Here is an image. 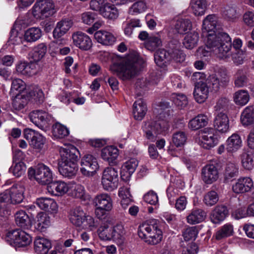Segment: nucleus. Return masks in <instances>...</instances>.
<instances>
[{
	"mask_svg": "<svg viewBox=\"0 0 254 254\" xmlns=\"http://www.w3.org/2000/svg\"><path fill=\"white\" fill-rule=\"evenodd\" d=\"M94 38L98 43L104 45H112L116 41V37L111 33L103 30L96 32Z\"/></svg>",
	"mask_w": 254,
	"mask_h": 254,
	"instance_id": "nucleus-27",
	"label": "nucleus"
},
{
	"mask_svg": "<svg viewBox=\"0 0 254 254\" xmlns=\"http://www.w3.org/2000/svg\"><path fill=\"white\" fill-rule=\"evenodd\" d=\"M208 122L207 117L203 114H200L190 121L189 127L191 130H196L207 126Z\"/></svg>",
	"mask_w": 254,
	"mask_h": 254,
	"instance_id": "nucleus-36",
	"label": "nucleus"
},
{
	"mask_svg": "<svg viewBox=\"0 0 254 254\" xmlns=\"http://www.w3.org/2000/svg\"><path fill=\"white\" fill-rule=\"evenodd\" d=\"M250 100V95L245 90H239L233 94V101L239 106H243L246 105Z\"/></svg>",
	"mask_w": 254,
	"mask_h": 254,
	"instance_id": "nucleus-44",
	"label": "nucleus"
},
{
	"mask_svg": "<svg viewBox=\"0 0 254 254\" xmlns=\"http://www.w3.org/2000/svg\"><path fill=\"white\" fill-rule=\"evenodd\" d=\"M52 0H37L32 8V14L36 19H44L55 13Z\"/></svg>",
	"mask_w": 254,
	"mask_h": 254,
	"instance_id": "nucleus-7",
	"label": "nucleus"
},
{
	"mask_svg": "<svg viewBox=\"0 0 254 254\" xmlns=\"http://www.w3.org/2000/svg\"><path fill=\"white\" fill-rule=\"evenodd\" d=\"M129 187L123 186L119 189L118 195L121 199V204L124 209H126L132 202V196Z\"/></svg>",
	"mask_w": 254,
	"mask_h": 254,
	"instance_id": "nucleus-37",
	"label": "nucleus"
},
{
	"mask_svg": "<svg viewBox=\"0 0 254 254\" xmlns=\"http://www.w3.org/2000/svg\"><path fill=\"white\" fill-rule=\"evenodd\" d=\"M73 45L82 51H88L92 46V42L90 38L85 33L78 31L72 35Z\"/></svg>",
	"mask_w": 254,
	"mask_h": 254,
	"instance_id": "nucleus-16",
	"label": "nucleus"
},
{
	"mask_svg": "<svg viewBox=\"0 0 254 254\" xmlns=\"http://www.w3.org/2000/svg\"><path fill=\"white\" fill-rule=\"evenodd\" d=\"M187 140V136L185 132L179 131L174 133L173 135L172 141L176 147L183 146Z\"/></svg>",
	"mask_w": 254,
	"mask_h": 254,
	"instance_id": "nucleus-62",
	"label": "nucleus"
},
{
	"mask_svg": "<svg viewBox=\"0 0 254 254\" xmlns=\"http://www.w3.org/2000/svg\"><path fill=\"white\" fill-rule=\"evenodd\" d=\"M47 52V47L44 44H40L35 47L29 54V60L39 62L45 56Z\"/></svg>",
	"mask_w": 254,
	"mask_h": 254,
	"instance_id": "nucleus-43",
	"label": "nucleus"
},
{
	"mask_svg": "<svg viewBox=\"0 0 254 254\" xmlns=\"http://www.w3.org/2000/svg\"><path fill=\"white\" fill-rule=\"evenodd\" d=\"M233 233V226L229 223H227L221 227L215 234V238L217 240H221L223 238L229 237Z\"/></svg>",
	"mask_w": 254,
	"mask_h": 254,
	"instance_id": "nucleus-53",
	"label": "nucleus"
},
{
	"mask_svg": "<svg viewBox=\"0 0 254 254\" xmlns=\"http://www.w3.org/2000/svg\"><path fill=\"white\" fill-rule=\"evenodd\" d=\"M198 234L196 227H190L183 232V236L186 241L194 240Z\"/></svg>",
	"mask_w": 254,
	"mask_h": 254,
	"instance_id": "nucleus-63",
	"label": "nucleus"
},
{
	"mask_svg": "<svg viewBox=\"0 0 254 254\" xmlns=\"http://www.w3.org/2000/svg\"><path fill=\"white\" fill-rule=\"evenodd\" d=\"M29 94L36 101L39 103L43 102L45 98L43 91L37 86L32 87Z\"/></svg>",
	"mask_w": 254,
	"mask_h": 254,
	"instance_id": "nucleus-60",
	"label": "nucleus"
},
{
	"mask_svg": "<svg viewBox=\"0 0 254 254\" xmlns=\"http://www.w3.org/2000/svg\"><path fill=\"white\" fill-rule=\"evenodd\" d=\"M222 15L225 19L228 21H234L237 18V11L236 8L231 6H225L222 11Z\"/></svg>",
	"mask_w": 254,
	"mask_h": 254,
	"instance_id": "nucleus-59",
	"label": "nucleus"
},
{
	"mask_svg": "<svg viewBox=\"0 0 254 254\" xmlns=\"http://www.w3.org/2000/svg\"><path fill=\"white\" fill-rule=\"evenodd\" d=\"M118 173L117 170L112 167H107L103 171L101 183L103 189L112 191L118 187Z\"/></svg>",
	"mask_w": 254,
	"mask_h": 254,
	"instance_id": "nucleus-9",
	"label": "nucleus"
},
{
	"mask_svg": "<svg viewBox=\"0 0 254 254\" xmlns=\"http://www.w3.org/2000/svg\"><path fill=\"white\" fill-rule=\"evenodd\" d=\"M73 184L67 183L64 181H54L48 184L47 189L52 195L55 196H63L70 190H73Z\"/></svg>",
	"mask_w": 254,
	"mask_h": 254,
	"instance_id": "nucleus-14",
	"label": "nucleus"
},
{
	"mask_svg": "<svg viewBox=\"0 0 254 254\" xmlns=\"http://www.w3.org/2000/svg\"><path fill=\"white\" fill-rule=\"evenodd\" d=\"M42 36V31L38 27H32L27 29L24 34L26 41L29 42H35L39 39Z\"/></svg>",
	"mask_w": 254,
	"mask_h": 254,
	"instance_id": "nucleus-48",
	"label": "nucleus"
},
{
	"mask_svg": "<svg viewBox=\"0 0 254 254\" xmlns=\"http://www.w3.org/2000/svg\"><path fill=\"white\" fill-rule=\"evenodd\" d=\"M210 91L206 82L198 81L195 83L193 91V96L195 101L198 103H202L206 100Z\"/></svg>",
	"mask_w": 254,
	"mask_h": 254,
	"instance_id": "nucleus-18",
	"label": "nucleus"
},
{
	"mask_svg": "<svg viewBox=\"0 0 254 254\" xmlns=\"http://www.w3.org/2000/svg\"><path fill=\"white\" fill-rule=\"evenodd\" d=\"M191 27V22L189 19H179L175 25V30L180 34H187Z\"/></svg>",
	"mask_w": 254,
	"mask_h": 254,
	"instance_id": "nucleus-46",
	"label": "nucleus"
},
{
	"mask_svg": "<svg viewBox=\"0 0 254 254\" xmlns=\"http://www.w3.org/2000/svg\"><path fill=\"white\" fill-rule=\"evenodd\" d=\"M25 171L26 166L23 162L13 163L12 166L9 169V172L16 177H19L23 175Z\"/></svg>",
	"mask_w": 254,
	"mask_h": 254,
	"instance_id": "nucleus-56",
	"label": "nucleus"
},
{
	"mask_svg": "<svg viewBox=\"0 0 254 254\" xmlns=\"http://www.w3.org/2000/svg\"><path fill=\"white\" fill-rule=\"evenodd\" d=\"M239 169L234 163H228L226 164L224 171V179L226 181H229L238 175Z\"/></svg>",
	"mask_w": 254,
	"mask_h": 254,
	"instance_id": "nucleus-50",
	"label": "nucleus"
},
{
	"mask_svg": "<svg viewBox=\"0 0 254 254\" xmlns=\"http://www.w3.org/2000/svg\"><path fill=\"white\" fill-rule=\"evenodd\" d=\"M242 166L247 170H251L254 167V160L251 155L247 152H243L241 155Z\"/></svg>",
	"mask_w": 254,
	"mask_h": 254,
	"instance_id": "nucleus-61",
	"label": "nucleus"
},
{
	"mask_svg": "<svg viewBox=\"0 0 254 254\" xmlns=\"http://www.w3.org/2000/svg\"><path fill=\"white\" fill-rule=\"evenodd\" d=\"M118 155V149L113 146L104 147L101 151L102 158L109 163L113 162L117 158Z\"/></svg>",
	"mask_w": 254,
	"mask_h": 254,
	"instance_id": "nucleus-38",
	"label": "nucleus"
},
{
	"mask_svg": "<svg viewBox=\"0 0 254 254\" xmlns=\"http://www.w3.org/2000/svg\"><path fill=\"white\" fill-rule=\"evenodd\" d=\"M100 14L109 19H116L119 16V11L114 5L107 4L101 10Z\"/></svg>",
	"mask_w": 254,
	"mask_h": 254,
	"instance_id": "nucleus-47",
	"label": "nucleus"
},
{
	"mask_svg": "<svg viewBox=\"0 0 254 254\" xmlns=\"http://www.w3.org/2000/svg\"><path fill=\"white\" fill-rule=\"evenodd\" d=\"M171 98L175 105L181 109L185 107L188 103L187 97L183 94L173 93Z\"/></svg>",
	"mask_w": 254,
	"mask_h": 254,
	"instance_id": "nucleus-57",
	"label": "nucleus"
},
{
	"mask_svg": "<svg viewBox=\"0 0 254 254\" xmlns=\"http://www.w3.org/2000/svg\"><path fill=\"white\" fill-rule=\"evenodd\" d=\"M253 187L252 180L249 177L239 178L232 186V190L235 193H243L249 191Z\"/></svg>",
	"mask_w": 254,
	"mask_h": 254,
	"instance_id": "nucleus-21",
	"label": "nucleus"
},
{
	"mask_svg": "<svg viewBox=\"0 0 254 254\" xmlns=\"http://www.w3.org/2000/svg\"><path fill=\"white\" fill-rule=\"evenodd\" d=\"M219 200L218 194L214 190H210L206 193L203 199L204 203L208 206L215 205Z\"/></svg>",
	"mask_w": 254,
	"mask_h": 254,
	"instance_id": "nucleus-54",
	"label": "nucleus"
},
{
	"mask_svg": "<svg viewBox=\"0 0 254 254\" xmlns=\"http://www.w3.org/2000/svg\"><path fill=\"white\" fill-rule=\"evenodd\" d=\"M30 121L41 129L46 131L50 127L51 116L42 110L33 111L29 114Z\"/></svg>",
	"mask_w": 254,
	"mask_h": 254,
	"instance_id": "nucleus-11",
	"label": "nucleus"
},
{
	"mask_svg": "<svg viewBox=\"0 0 254 254\" xmlns=\"http://www.w3.org/2000/svg\"><path fill=\"white\" fill-rule=\"evenodd\" d=\"M60 159L59 162H77L79 151L74 146L69 145L60 148Z\"/></svg>",
	"mask_w": 254,
	"mask_h": 254,
	"instance_id": "nucleus-17",
	"label": "nucleus"
},
{
	"mask_svg": "<svg viewBox=\"0 0 254 254\" xmlns=\"http://www.w3.org/2000/svg\"><path fill=\"white\" fill-rule=\"evenodd\" d=\"M24 135L29 141L30 145L36 149H42L46 142V138L41 134L32 129H25Z\"/></svg>",
	"mask_w": 254,
	"mask_h": 254,
	"instance_id": "nucleus-15",
	"label": "nucleus"
},
{
	"mask_svg": "<svg viewBox=\"0 0 254 254\" xmlns=\"http://www.w3.org/2000/svg\"><path fill=\"white\" fill-rule=\"evenodd\" d=\"M228 215V210L224 205H218L212 211L210 219L214 224H219L223 221Z\"/></svg>",
	"mask_w": 254,
	"mask_h": 254,
	"instance_id": "nucleus-25",
	"label": "nucleus"
},
{
	"mask_svg": "<svg viewBox=\"0 0 254 254\" xmlns=\"http://www.w3.org/2000/svg\"><path fill=\"white\" fill-rule=\"evenodd\" d=\"M69 134V129L60 123H56L53 127V134L57 138H64L67 136Z\"/></svg>",
	"mask_w": 254,
	"mask_h": 254,
	"instance_id": "nucleus-51",
	"label": "nucleus"
},
{
	"mask_svg": "<svg viewBox=\"0 0 254 254\" xmlns=\"http://www.w3.org/2000/svg\"><path fill=\"white\" fill-rule=\"evenodd\" d=\"M219 178L217 167L213 164H208L202 170V179L207 184H211L216 181Z\"/></svg>",
	"mask_w": 254,
	"mask_h": 254,
	"instance_id": "nucleus-19",
	"label": "nucleus"
},
{
	"mask_svg": "<svg viewBox=\"0 0 254 254\" xmlns=\"http://www.w3.org/2000/svg\"><path fill=\"white\" fill-rule=\"evenodd\" d=\"M51 248V242L47 239L37 237L34 241V250L37 254H47Z\"/></svg>",
	"mask_w": 254,
	"mask_h": 254,
	"instance_id": "nucleus-30",
	"label": "nucleus"
},
{
	"mask_svg": "<svg viewBox=\"0 0 254 254\" xmlns=\"http://www.w3.org/2000/svg\"><path fill=\"white\" fill-rule=\"evenodd\" d=\"M162 45V42L159 35L150 36L144 43L145 47L150 51L156 50Z\"/></svg>",
	"mask_w": 254,
	"mask_h": 254,
	"instance_id": "nucleus-45",
	"label": "nucleus"
},
{
	"mask_svg": "<svg viewBox=\"0 0 254 254\" xmlns=\"http://www.w3.org/2000/svg\"><path fill=\"white\" fill-rule=\"evenodd\" d=\"M206 216V212L202 209H193L187 217V222L195 224L202 222Z\"/></svg>",
	"mask_w": 254,
	"mask_h": 254,
	"instance_id": "nucleus-31",
	"label": "nucleus"
},
{
	"mask_svg": "<svg viewBox=\"0 0 254 254\" xmlns=\"http://www.w3.org/2000/svg\"><path fill=\"white\" fill-rule=\"evenodd\" d=\"M147 109L145 103L141 99L136 101L133 105V115L137 120H141L145 116Z\"/></svg>",
	"mask_w": 254,
	"mask_h": 254,
	"instance_id": "nucleus-32",
	"label": "nucleus"
},
{
	"mask_svg": "<svg viewBox=\"0 0 254 254\" xmlns=\"http://www.w3.org/2000/svg\"><path fill=\"white\" fill-rule=\"evenodd\" d=\"M220 25L215 14L207 15L203 21L202 36L205 38L207 48L212 49L221 58L229 57L231 38L226 32L219 31Z\"/></svg>",
	"mask_w": 254,
	"mask_h": 254,
	"instance_id": "nucleus-1",
	"label": "nucleus"
},
{
	"mask_svg": "<svg viewBox=\"0 0 254 254\" xmlns=\"http://www.w3.org/2000/svg\"><path fill=\"white\" fill-rule=\"evenodd\" d=\"M72 22L69 19H63L58 22L53 31V36L55 38H59L64 35L71 28Z\"/></svg>",
	"mask_w": 254,
	"mask_h": 254,
	"instance_id": "nucleus-29",
	"label": "nucleus"
},
{
	"mask_svg": "<svg viewBox=\"0 0 254 254\" xmlns=\"http://www.w3.org/2000/svg\"><path fill=\"white\" fill-rule=\"evenodd\" d=\"M170 56L171 62L174 61L177 63H181L185 60V55L182 51L178 49H174L170 50Z\"/></svg>",
	"mask_w": 254,
	"mask_h": 254,
	"instance_id": "nucleus-64",
	"label": "nucleus"
},
{
	"mask_svg": "<svg viewBox=\"0 0 254 254\" xmlns=\"http://www.w3.org/2000/svg\"><path fill=\"white\" fill-rule=\"evenodd\" d=\"M170 54V50L166 51L161 49L158 51L154 55V60L157 65L162 67L170 63L171 59Z\"/></svg>",
	"mask_w": 254,
	"mask_h": 254,
	"instance_id": "nucleus-39",
	"label": "nucleus"
},
{
	"mask_svg": "<svg viewBox=\"0 0 254 254\" xmlns=\"http://www.w3.org/2000/svg\"><path fill=\"white\" fill-rule=\"evenodd\" d=\"M15 221L17 226L28 229L31 226V221L28 214L23 210L17 211L14 214Z\"/></svg>",
	"mask_w": 254,
	"mask_h": 254,
	"instance_id": "nucleus-33",
	"label": "nucleus"
},
{
	"mask_svg": "<svg viewBox=\"0 0 254 254\" xmlns=\"http://www.w3.org/2000/svg\"><path fill=\"white\" fill-rule=\"evenodd\" d=\"M28 174L30 179H34L41 185L49 184L53 179V172L43 164H38L35 169L29 168Z\"/></svg>",
	"mask_w": 254,
	"mask_h": 254,
	"instance_id": "nucleus-5",
	"label": "nucleus"
},
{
	"mask_svg": "<svg viewBox=\"0 0 254 254\" xmlns=\"http://www.w3.org/2000/svg\"><path fill=\"white\" fill-rule=\"evenodd\" d=\"M148 8L144 0H138L133 3L129 7L128 12L132 15L138 14L145 12Z\"/></svg>",
	"mask_w": 254,
	"mask_h": 254,
	"instance_id": "nucleus-52",
	"label": "nucleus"
},
{
	"mask_svg": "<svg viewBox=\"0 0 254 254\" xmlns=\"http://www.w3.org/2000/svg\"><path fill=\"white\" fill-rule=\"evenodd\" d=\"M138 235L139 238L150 245H156L162 239V231L155 223H142L139 226Z\"/></svg>",
	"mask_w": 254,
	"mask_h": 254,
	"instance_id": "nucleus-3",
	"label": "nucleus"
},
{
	"mask_svg": "<svg viewBox=\"0 0 254 254\" xmlns=\"http://www.w3.org/2000/svg\"><path fill=\"white\" fill-rule=\"evenodd\" d=\"M94 203L96 207L95 213L99 218H102L113 208V200L108 193L97 195L94 199Z\"/></svg>",
	"mask_w": 254,
	"mask_h": 254,
	"instance_id": "nucleus-8",
	"label": "nucleus"
},
{
	"mask_svg": "<svg viewBox=\"0 0 254 254\" xmlns=\"http://www.w3.org/2000/svg\"><path fill=\"white\" fill-rule=\"evenodd\" d=\"M138 164L135 158H131L124 163L121 168V175L123 180L128 181L135 171Z\"/></svg>",
	"mask_w": 254,
	"mask_h": 254,
	"instance_id": "nucleus-20",
	"label": "nucleus"
},
{
	"mask_svg": "<svg viewBox=\"0 0 254 254\" xmlns=\"http://www.w3.org/2000/svg\"><path fill=\"white\" fill-rule=\"evenodd\" d=\"M169 127V123L166 120L149 121L145 123L143 130L146 137L153 141L158 134L165 133L168 130Z\"/></svg>",
	"mask_w": 254,
	"mask_h": 254,
	"instance_id": "nucleus-4",
	"label": "nucleus"
},
{
	"mask_svg": "<svg viewBox=\"0 0 254 254\" xmlns=\"http://www.w3.org/2000/svg\"><path fill=\"white\" fill-rule=\"evenodd\" d=\"M199 38L198 33L196 31H193L186 34L183 40V44L186 48L192 49L197 45Z\"/></svg>",
	"mask_w": 254,
	"mask_h": 254,
	"instance_id": "nucleus-40",
	"label": "nucleus"
},
{
	"mask_svg": "<svg viewBox=\"0 0 254 254\" xmlns=\"http://www.w3.org/2000/svg\"><path fill=\"white\" fill-rule=\"evenodd\" d=\"M36 204L43 210L47 211L51 213L57 212L58 205L56 202L52 198L42 197L37 199Z\"/></svg>",
	"mask_w": 254,
	"mask_h": 254,
	"instance_id": "nucleus-26",
	"label": "nucleus"
},
{
	"mask_svg": "<svg viewBox=\"0 0 254 254\" xmlns=\"http://www.w3.org/2000/svg\"><path fill=\"white\" fill-rule=\"evenodd\" d=\"M242 146L241 136L237 133H233L226 140V150L230 153H233L238 150Z\"/></svg>",
	"mask_w": 254,
	"mask_h": 254,
	"instance_id": "nucleus-28",
	"label": "nucleus"
},
{
	"mask_svg": "<svg viewBox=\"0 0 254 254\" xmlns=\"http://www.w3.org/2000/svg\"><path fill=\"white\" fill-rule=\"evenodd\" d=\"M229 81V77L226 73L223 71L217 75L210 76L206 80V83L208 85L210 91L216 92L221 88L226 86Z\"/></svg>",
	"mask_w": 254,
	"mask_h": 254,
	"instance_id": "nucleus-13",
	"label": "nucleus"
},
{
	"mask_svg": "<svg viewBox=\"0 0 254 254\" xmlns=\"http://www.w3.org/2000/svg\"><path fill=\"white\" fill-rule=\"evenodd\" d=\"M206 8V0H192L191 8L195 15H202Z\"/></svg>",
	"mask_w": 254,
	"mask_h": 254,
	"instance_id": "nucleus-49",
	"label": "nucleus"
},
{
	"mask_svg": "<svg viewBox=\"0 0 254 254\" xmlns=\"http://www.w3.org/2000/svg\"><path fill=\"white\" fill-rule=\"evenodd\" d=\"M143 60L135 54H129L125 58L116 57L110 69L111 72L123 80L135 75L143 67Z\"/></svg>",
	"mask_w": 254,
	"mask_h": 254,
	"instance_id": "nucleus-2",
	"label": "nucleus"
},
{
	"mask_svg": "<svg viewBox=\"0 0 254 254\" xmlns=\"http://www.w3.org/2000/svg\"><path fill=\"white\" fill-rule=\"evenodd\" d=\"M196 142L202 148L209 149L217 144V135L213 128H206L196 139Z\"/></svg>",
	"mask_w": 254,
	"mask_h": 254,
	"instance_id": "nucleus-10",
	"label": "nucleus"
},
{
	"mask_svg": "<svg viewBox=\"0 0 254 254\" xmlns=\"http://www.w3.org/2000/svg\"><path fill=\"white\" fill-rule=\"evenodd\" d=\"M51 225V218L45 212H41L36 216V228L40 231H44Z\"/></svg>",
	"mask_w": 254,
	"mask_h": 254,
	"instance_id": "nucleus-34",
	"label": "nucleus"
},
{
	"mask_svg": "<svg viewBox=\"0 0 254 254\" xmlns=\"http://www.w3.org/2000/svg\"><path fill=\"white\" fill-rule=\"evenodd\" d=\"M99 238L103 241H111L113 239L112 236V228L107 226H101L98 230Z\"/></svg>",
	"mask_w": 254,
	"mask_h": 254,
	"instance_id": "nucleus-58",
	"label": "nucleus"
},
{
	"mask_svg": "<svg viewBox=\"0 0 254 254\" xmlns=\"http://www.w3.org/2000/svg\"><path fill=\"white\" fill-rule=\"evenodd\" d=\"M10 203L16 204L21 203L24 198V187L20 185H14L9 189Z\"/></svg>",
	"mask_w": 254,
	"mask_h": 254,
	"instance_id": "nucleus-24",
	"label": "nucleus"
},
{
	"mask_svg": "<svg viewBox=\"0 0 254 254\" xmlns=\"http://www.w3.org/2000/svg\"><path fill=\"white\" fill-rule=\"evenodd\" d=\"M5 241L10 245L24 247L32 242V238L27 233L20 229L8 232L5 237Z\"/></svg>",
	"mask_w": 254,
	"mask_h": 254,
	"instance_id": "nucleus-6",
	"label": "nucleus"
},
{
	"mask_svg": "<svg viewBox=\"0 0 254 254\" xmlns=\"http://www.w3.org/2000/svg\"><path fill=\"white\" fill-rule=\"evenodd\" d=\"M241 121L244 126H248L254 124V108L248 106L244 109L241 116Z\"/></svg>",
	"mask_w": 254,
	"mask_h": 254,
	"instance_id": "nucleus-42",
	"label": "nucleus"
},
{
	"mask_svg": "<svg viewBox=\"0 0 254 254\" xmlns=\"http://www.w3.org/2000/svg\"><path fill=\"white\" fill-rule=\"evenodd\" d=\"M80 171L86 176H92L99 168L97 158L90 154L84 156L80 162Z\"/></svg>",
	"mask_w": 254,
	"mask_h": 254,
	"instance_id": "nucleus-12",
	"label": "nucleus"
},
{
	"mask_svg": "<svg viewBox=\"0 0 254 254\" xmlns=\"http://www.w3.org/2000/svg\"><path fill=\"white\" fill-rule=\"evenodd\" d=\"M85 213L80 207H77L70 211L69 220L74 225L81 227Z\"/></svg>",
	"mask_w": 254,
	"mask_h": 254,
	"instance_id": "nucleus-35",
	"label": "nucleus"
},
{
	"mask_svg": "<svg viewBox=\"0 0 254 254\" xmlns=\"http://www.w3.org/2000/svg\"><path fill=\"white\" fill-rule=\"evenodd\" d=\"M214 126L219 132H227L229 129V120L227 115L222 112L218 113L214 120Z\"/></svg>",
	"mask_w": 254,
	"mask_h": 254,
	"instance_id": "nucleus-23",
	"label": "nucleus"
},
{
	"mask_svg": "<svg viewBox=\"0 0 254 254\" xmlns=\"http://www.w3.org/2000/svg\"><path fill=\"white\" fill-rule=\"evenodd\" d=\"M59 170L63 177L71 178L75 176L77 172V162H59Z\"/></svg>",
	"mask_w": 254,
	"mask_h": 254,
	"instance_id": "nucleus-22",
	"label": "nucleus"
},
{
	"mask_svg": "<svg viewBox=\"0 0 254 254\" xmlns=\"http://www.w3.org/2000/svg\"><path fill=\"white\" fill-rule=\"evenodd\" d=\"M25 89V83L20 79L13 80L11 84L10 92L13 96H17Z\"/></svg>",
	"mask_w": 254,
	"mask_h": 254,
	"instance_id": "nucleus-55",
	"label": "nucleus"
},
{
	"mask_svg": "<svg viewBox=\"0 0 254 254\" xmlns=\"http://www.w3.org/2000/svg\"><path fill=\"white\" fill-rule=\"evenodd\" d=\"M112 228V240L118 245H122L125 240V231L124 226L121 224H117Z\"/></svg>",
	"mask_w": 254,
	"mask_h": 254,
	"instance_id": "nucleus-41",
	"label": "nucleus"
}]
</instances>
